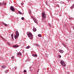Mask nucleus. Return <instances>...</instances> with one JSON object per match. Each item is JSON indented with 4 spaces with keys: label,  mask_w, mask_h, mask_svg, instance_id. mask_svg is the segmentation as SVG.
Listing matches in <instances>:
<instances>
[{
    "label": "nucleus",
    "mask_w": 74,
    "mask_h": 74,
    "mask_svg": "<svg viewBox=\"0 0 74 74\" xmlns=\"http://www.w3.org/2000/svg\"><path fill=\"white\" fill-rule=\"evenodd\" d=\"M1 67L3 69H5V66H1Z\"/></svg>",
    "instance_id": "nucleus-20"
},
{
    "label": "nucleus",
    "mask_w": 74,
    "mask_h": 74,
    "mask_svg": "<svg viewBox=\"0 0 74 74\" xmlns=\"http://www.w3.org/2000/svg\"><path fill=\"white\" fill-rule=\"evenodd\" d=\"M31 17H32V18H33V16H31Z\"/></svg>",
    "instance_id": "nucleus-40"
},
{
    "label": "nucleus",
    "mask_w": 74,
    "mask_h": 74,
    "mask_svg": "<svg viewBox=\"0 0 74 74\" xmlns=\"http://www.w3.org/2000/svg\"><path fill=\"white\" fill-rule=\"evenodd\" d=\"M24 2H25V1H24Z\"/></svg>",
    "instance_id": "nucleus-42"
},
{
    "label": "nucleus",
    "mask_w": 74,
    "mask_h": 74,
    "mask_svg": "<svg viewBox=\"0 0 74 74\" xmlns=\"http://www.w3.org/2000/svg\"><path fill=\"white\" fill-rule=\"evenodd\" d=\"M42 16L44 18H46V14L45 12H43L42 13Z\"/></svg>",
    "instance_id": "nucleus-3"
},
{
    "label": "nucleus",
    "mask_w": 74,
    "mask_h": 74,
    "mask_svg": "<svg viewBox=\"0 0 74 74\" xmlns=\"http://www.w3.org/2000/svg\"><path fill=\"white\" fill-rule=\"evenodd\" d=\"M46 4L47 5H48V2H46Z\"/></svg>",
    "instance_id": "nucleus-28"
},
{
    "label": "nucleus",
    "mask_w": 74,
    "mask_h": 74,
    "mask_svg": "<svg viewBox=\"0 0 74 74\" xmlns=\"http://www.w3.org/2000/svg\"><path fill=\"white\" fill-rule=\"evenodd\" d=\"M14 38L15 39H16V38H17V36H16V35H15L14 36Z\"/></svg>",
    "instance_id": "nucleus-22"
},
{
    "label": "nucleus",
    "mask_w": 74,
    "mask_h": 74,
    "mask_svg": "<svg viewBox=\"0 0 74 74\" xmlns=\"http://www.w3.org/2000/svg\"><path fill=\"white\" fill-rule=\"evenodd\" d=\"M64 47H65L66 48V46L65 45H64Z\"/></svg>",
    "instance_id": "nucleus-37"
},
{
    "label": "nucleus",
    "mask_w": 74,
    "mask_h": 74,
    "mask_svg": "<svg viewBox=\"0 0 74 74\" xmlns=\"http://www.w3.org/2000/svg\"><path fill=\"white\" fill-rule=\"evenodd\" d=\"M29 48H30V46H28L26 47V49H29Z\"/></svg>",
    "instance_id": "nucleus-17"
},
{
    "label": "nucleus",
    "mask_w": 74,
    "mask_h": 74,
    "mask_svg": "<svg viewBox=\"0 0 74 74\" xmlns=\"http://www.w3.org/2000/svg\"><path fill=\"white\" fill-rule=\"evenodd\" d=\"M19 55H22V53H21V52H20L19 53H17V56H19Z\"/></svg>",
    "instance_id": "nucleus-11"
},
{
    "label": "nucleus",
    "mask_w": 74,
    "mask_h": 74,
    "mask_svg": "<svg viewBox=\"0 0 74 74\" xmlns=\"http://www.w3.org/2000/svg\"><path fill=\"white\" fill-rule=\"evenodd\" d=\"M29 14H31V11L30 10L29 11Z\"/></svg>",
    "instance_id": "nucleus-24"
},
{
    "label": "nucleus",
    "mask_w": 74,
    "mask_h": 74,
    "mask_svg": "<svg viewBox=\"0 0 74 74\" xmlns=\"http://www.w3.org/2000/svg\"><path fill=\"white\" fill-rule=\"evenodd\" d=\"M13 36H14V34H12L11 37H12V39H13V38H14V37H13Z\"/></svg>",
    "instance_id": "nucleus-13"
},
{
    "label": "nucleus",
    "mask_w": 74,
    "mask_h": 74,
    "mask_svg": "<svg viewBox=\"0 0 74 74\" xmlns=\"http://www.w3.org/2000/svg\"><path fill=\"white\" fill-rule=\"evenodd\" d=\"M1 38H2L3 40H4V41H5V39H4V38H3V37L1 36Z\"/></svg>",
    "instance_id": "nucleus-21"
},
{
    "label": "nucleus",
    "mask_w": 74,
    "mask_h": 74,
    "mask_svg": "<svg viewBox=\"0 0 74 74\" xmlns=\"http://www.w3.org/2000/svg\"><path fill=\"white\" fill-rule=\"evenodd\" d=\"M33 32H36V31H37V29H36V28L33 27Z\"/></svg>",
    "instance_id": "nucleus-8"
},
{
    "label": "nucleus",
    "mask_w": 74,
    "mask_h": 74,
    "mask_svg": "<svg viewBox=\"0 0 74 74\" xmlns=\"http://www.w3.org/2000/svg\"><path fill=\"white\" fill-rule=\"evenodd\" d=\"M16 35L18 37H19V35L18 31L17 30H16Z\"/></svg>",
    "instance_id": "nucleus-5"
},
{
    "label": "nucleus",
    "mask_w": 74,
    "mask_h": 74,
    "mask_svg": "<svg viewBox=\"0 0 74 74\" xmlns=\"http://www.w3.org/2000/svg\"><path fill=\"white\" fill-rule=\"evenodd\" d=\"M38 36L39 37H41V34H39L38 35Z\"/></svg>",
    "instance_id": "nucleus-19"
},
{
    "label": "nucleus",
    "mask_w": 74,
    "mask_h": 74,
    "mask_svg": "<svg viewBox=\"0 0 74 74\" xmlns=\"http://www.w3.org/2000/svg\"><path fill=\"white\" fill-rule=\"evenodd\" d=\"M3 24L4 25H5V26H7V25L5 24L3 22Z\"/></svg>",
    "instance_id": "nucleus-16"
},
{
    "label": "nucleus",
    "mask_w": 74,
    "mask_h": 74,
    "mask_svg": "<svg viewBox=\"0 0 74 74\" xmlns=\"http://www.w3.org/2000/svg\"><path fill=\"white\" fill-rule=\"evenodd\" d=\"M7 72H8V71H7V70H6L5 71V73H7Z\"/></svg>",
    "instance_id": "nucleus-25"
},
{
    "label": "nucleus",
    "mask_w": 74,
    "mask_h": 74,
    "mask_svg": "<svg viewBox=\"0 0 74 74\" xmlns=\"http://www.w3.org/2000/svg\"><path fill=\"white\" fill-rule=\"evenodd\" d=\"M58 57H59V58H61V55H59L58 56Z\"/></svg>",
    "instance_id": "nucleus-32"
},
{
    "label": "nucleus",
    "mask_w": 74,
    "mask_h": 74,
    "mask_svg": "<svg viewBox=\"0 0 74 74\" xmlns=\"http://www.w3.org/2000/svg\"><path fill=\"white\" fill-rule=\"evenodd\" d=\"M1 2H0V5H1Z\"/></svg>",
    "instance_id": "nucleus-38"
},
{
    "label": "nucleus",
    "mask_w": 74,
    "mask_h": 74,
    "mask_svg": "<svg viewBox=\"0 0 74 74\" xmlns=\"http://www.w3.org/2000/svg\"><path fill=\"white\" fill-rule=\"evenodd\" d=\"M11 59H14V56H12L11 57Z\"/></svg>",
    "instance_id": "nucleus-26"
},
{
    "label": "nucleus",
    "mask_w": 74,
    "mask_h": 74,
    "mask_svg": "<svg viewBox=\"0 0 74 74\" xmlns=\"http://www.w3.org/2000/svg\"><path fill=\"white\" fill-rule=\"evenodd\" d=\"M32 56H33L34 57V58H37V54H33L32 55Z\"/></svg>",
    "instance_id": "nucleus-10"
},
{
    "label": "nucleus",
    "mask_w": 74,
    "mask_h": 74,
    "mask_svg": "<svg viewBox=\"0 0 74 74\" xmlns=\"http://www.w3.org/2000/svg\"><path fill=\"white\" fill-rule=\"evenodd\" d=\"M2 4H1V6H3V5H6V3L4 2V1L3 2L1 3Z\"/></svg>",
    "instance_id": "nucleus-7"
},
{
    "label": "nucleus",
    "mask_w": 74,
    "mask_h": 74,
    "mask_svg": "<svg viewBox=\"0 0 74 74\" xmlns=\"http://www.w3.org/2000/svg\"><path fill=\"white\" fill-rule=\"evenodd\" d=\"M24 3L22 2V3H21V5H23Z\"/></svg>",
    "instance_id": "nucleus-33"
},
{
    "label": "nucleus",
    "mask_w": 74,
    "mask_h": 74,
    "mask_svg": "<svg viewBox=\"0 0 74 74\" xmlns=\"http://www.w3.org/2000/svg\"><path fill=\"white\" fill-rule=\"evenodd\" d=\"M18 13L19 14H20L21 15H22V13L20 11H18Z\"/></svg>",
    "instance_id": "nucleus-18"
},
{
    "label": "nucleus",
    "mask_w": 74,
    "mask_h": 74,
    "mask_svg": "<svg viewBox=\"0 0 74 74\" xmlns=\"http://www.w3.org/2000/svg\"><path fill=\"white\" fill-rule=\"evenodd\" d=\"M57 7H60V6H59V5H57Z\"/></svg>",
    "instance_id": "nucleus-34"
},
{
    "label": "nucleus",
    "mask_w": 74,
    "mask_h": 74,
    "mask_svg": "<svg viewBox=\"0 0 74 74\" xmlns=\"http://www.w3.org/2000/svg\"><path fill=\"white\" fill-rule=\"evenodd\" d=\"M60 52L61 53H63V51L62 50H61L60 51Z\"/></svg>",
    "instance_id": "nucleus-12"
},
{
    "label": "nucleus",
    "mask_w": 74,
    "mask_h": 74,
    "mask_svg": "<svg viewBox=\"0 0 74 74\" xmlns=\"http://www.w3.org/2000/svg\"><path fill=\"white\" fill-rule=\"evenodd\" d=\"M74 8V4H73V5L71 7V8L72 9V8Z\"/></svg>",
    "instance_id": "nucleus-14"
},
{
    "label": "nucleus",
    "mask_w": 74,
    "mask_h": 74,
    "mask_svg": "<svg viewBox=\"0 0 74 74\" xmlns=\"http://www.w3.org/2000/svg\"><path fill=\"white\" fill-rule=\"evenodd\" d=\"M60 3L61 4H63V1L60 2Z\"/></svg>",
    "instance_id": "nucleus-29"
},
{
    "label": "nucleus",
    "mask_w": 74,
    "mask_h": 74,
    "mask_svg": "<svg viewBox=\"0 0 74 74\" xmlns=\"http://www.w3.org/2000/svg\"><path fill=\"white\" fill-rule=\"evenodd\" d=\"M62 45H65V44H64V43H62Z\"/></svg>",
    "instance_id": "nucleus-36"
},
{
    "label": "nucleus",
    "mask_w": 74,
    "mask_h": 74,
    "mask_svg": "<svg viewBox=\"0 0 74 74\" xmlns=\"http://www.w3.org/2000/svg\"><path fill=\"white\" fill-rule=\"evenodd\" d=\"M7 43L8 44V45H11V43L9 42H7Z\"/></svg>",
    "instance_id": "nucleus-15"
},
{
    "label": "nucleus",
    "mask_w": 74,
    "mask_h": 74,
    "mask_svg": "<svg viewBox=\"0 0 74 74\" xmlns=\"http://www.w3.org/2000/svg\"><path fill=\"white\" fill-rule=\"evenodd\" d=\"M13 48H18L19 47L18 45H14L13 46Z\"/></svg>",
    "instance_id": "nucleus-9"
},
{
    "label": "nucleus",
    "mask_w": 74,
    "mask_h": 74,
    "mask_svg": "<svg viewBox=\"0 0 74 74\" xmlns=\"http://www.w3.org/2000/svg\"><path fill=\"white\" fill-rule=\"evenodd\" d=\"M48 24L49 26H50V27H51V26H52V25H51V24L49 23Z\"/></svg>",
    "instance_id": "nucleus-23"
},
{
    "label": "nucleus",
    "mask_w": 74,
    "mask_h": 74,
    "mask_svg": "<svg viewBox=\"0 0 74 74\" xmlns=\"http://www.w3.org/2000/svg\"><path fill=\"white\" fill-rule=\"evenodd\" d=\"M21 19H22V20H23V19H24V17H22Z\"/></svg>",
    "instance_id": "nucleus-30"
},
{
    "label": "nucleus",
    "mask_w": 74,
    "mask_h": 74,
    "mask_svg": "<svg viewBox=\"0 0 74 74\" xmlns=\"http://www.w3.org/2000/svg\"><path fill=\"white\" fill-rule=\"evenodd\" d=\"M33 19L35 22V23H37V20H36V18L34 17H33Z\"/></svg>",
    "instance_id": "nucleus-6"
},
{
    "label": "nucleus",
    "mask_w": 74,
    "mask_h": 74,
    "mask_svg": "<svg viewBox=\"0 0 74 74\" xmlns=\"http://www.w3.org/2000/svg\"><path fill=\"white\" fill-rule=\"evenodd\" d=\"M10 9L11 11H15V9L14 8V7L12 6H10Z\"/></svg>",
    "instance_id": "nucleus-4"
},
{
    "label": "nucleus",
    "mask_w": 74,
    "mask_h": 74,
    "mask_svg": "<svg viewBox=\"0 0 74 74\" xmlns=\"http://www.w3.org/2000/svg\"><path fill=\"white\" fill-rule=\"evenodd\" d=\"M60 63L62 66H63L64 67H65V66H66V64L64 62L61 61L60 62Z\"/></svg>",
    "instance_id": "nucleus-2"
},
{
    "label": "nucleus",
    "mask_w": 74,
    "mask_h": 74,
    "mask_svg": "<svg viewBox=\"0 0 74 74\" xmlns=\"http://www.w3.org/2000/svg\"><path fill=\"white\" fill-rule=\"evenodd\" d=\"M34 45H36V44H34Z\"/></svg>",
    "instance_id": "nucleus-41"
},
{
    "label": "nucleus",
    "mask_w": 74,
    "mask_h": 74,
    "mask_svg": "<svg viewBox=\"0 0 74 74\" xmlns=\"http://www.w3.org/2000/svg\"><path fill=\"white\" fill-rule=\"evenodd\" d=\"M24 73H26V70H25L23 71Z\"/></svg>",
    "instance_id": "nucleus-27"
},
{
    "label": "nucleus",
    "mask_w": 74,
    "mask_h": 74,
    "mask_svg": "<svg viewBox=\"0 0 74 74\" xmlns=\"http://www.w3.org/2000/svg\"><path fill=\"white\" fill-rule=\"evenodd\" d=\"M37 72H39V69H38V71H37Z\"/></svg>",
    "instance_id": "nucleus-39"
},
{
    "label": "nucleus",
    "mask_w": 74,
    "mask_h": 74,
    "mask_svg": "<svg viewBox=\"0 0 74 74\" xmlns=\"http://www.w3.org/2000/svg\"><path fill=\"white\" fill-rule=\"evenodd\" d=\"M14 69H17V67H16V66H15V67Z\"/></svg>",
    "instance_id": "nucleus-35"
},
{
    "label": "nucleus",
    "mask_w": 74,
    "mask_h": 74,
    "mask_svg": "<svg viewBox=\"0 0 74 74\" xmlns=\"http://www.w3.org/2000/svg\"><path fill=\"white\" fill-rule=\"evenodd\" d=\"M27 34L29 38H30L31 39L33 38V35L30 32H27Z\"/></svg>",
    "instance_id": "nucleus-1"
},
{
    "label": "nucleus",
    "mask_w": 74,
    "mask_h": 74,
    "mask_svg": "<svg viewBox=\"0 0 74 74\" xmlns=\"http://www.w3.org/2000/svg\"><path fill=\"white\" fill-rule=\"evenodd\" d=\"M36 46H37V47H39V44H36Z\"/></svg>",
    "instance_id": "nucleus-31"
}]
</instances>
